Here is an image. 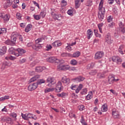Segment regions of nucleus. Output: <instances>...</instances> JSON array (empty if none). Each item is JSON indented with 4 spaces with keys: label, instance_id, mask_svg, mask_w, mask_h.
Masks as SVG:
<instances>
[{
    "label": "nucleus",
    "instance_id": "nucleus-8",
    "mask_svg": "<svg viewBox=\"0 0 125 125\" xmlns=\"http://www.w3.org/2000/svg\"><path fill=\"white\" fill-rule=\"evenodd\" d=\"M57 68L58 71H67L69 70V66L68 65L60 64L58 65Z\"/></svg>",
    "mask_w": 125,
    "mask_h": 125
},
{
    "label": "nucleus",
    "instance_id": "nucleus-60",
    "mask_svg": "<svg viewBox=\"0 0 125 125\" xmlns=\"http://www.w3.org/2000/svg\"><path fill=\"white\" fill-rule=\"evenodd\" d=\"M114 1H115V0H108V3L109 4H113Z\"/></svg>",
    "mask_w": 125,
    "mask_h": 125
},
{
    "label": "nucleus",
    "instance_id": "nucleus-41",
    "mask_svg": "<svg viewBox=\"0 0 125 125\" xmlns=\"http://www.w3.org/2000/svg\"><path fill=\"white\" fill-rule=\"evenodd\" d=\"M70 63L71 64V65L75 66L76 64H78V62H77V61H76V60L73 59L71 61Z\"/></svg>",
    "mask_w": 125,
    "mask_h": 125
},
{
    "label": "nucleus",
    "instance_id": "nucleus-4",
    "mask_svg": "<svg viewBox=\"0 0 125 125\" xmlns=\"http://www.w3.org/2000/svg\"><path fill=\"white\" fill-rule=\"evenodd\" d=\"M105 42L107 44H112L113 43V39H112V36L110 33H107L105 35Z\"/></svg>",
    "mask_w": 125,
    "mask_h": 125
},
{
    "label": "nucleus",
    "instance_id": "nucleus-20",
    "mask_svg": "<svg viewBox=\"0 0 125 125\" xmlns=\"http://www.w3.org/2000/svg\"><path fill=\"white\" fill-rule=\"evenodd\" d=\"M81 55V52L80 51H77L73 53V54H70V57H74V58H77Z\"/></svg>",
    "mask_w": 125,
    "mask_h": 125
},
{
    "label": "nucleus",
    "instance_id": "nucleus-9",
    "mask_svg": "<svg viewBox=\"0 0 125 125\" xmlns=\"http://www.w3.org/2000/svg\"><path fill=\"white\" fill-rule=\"evenodd\" d=\"M32 116H34V114L31 113H26L25 114L21 113V117L25 121H28L29 119H31Z\"/></svg>",
    "mask_w": 125,
    "mask_h": 125
},
{
    "label": "nucleus",
    "instance_id": "nucleus-51",
    "mask_svg": "<svg viewBox=\"0 0 125 125\" xmlns=\"http://www.w3.org/2000/svg\"><path fill=\"white\" fill-rule=\"evenodd\" d=\"M0 31H1V33H2L1 34L6 33V28H1Z\"/></svg>",
    "mask_w": 125,
    "mask_h": 125
},
{
    "label": "nucleus",
    "instance_id": "nucleus-59",
    "mask_svg": "<svg viewBox=\"0 0 125 125\" xmlns=\"http://www.w3.org/2000/svg\"><path fill=\"white\" fill-rule=\"evenodd\" d=\"M113 20V18H112V17L111 16H109L107 18V21L110 22L112 20Z\"/></svg>",
    "mask_w": 125,
    "mask_h": 125
},
{
    "label": "nucleus",
    "instance_id": "nucleus-27",
    "mask_svg": "<svg viewBox=\"0 0 125 125\" xmlns=\"http://www.w3.org/2000/svg\"><path fill=\"white\" fill-rule=\"evenodd\" d=\"M74 80L76 83H79L80 82H83V81L84 80V78L79 76V77L75 78Z\"/></svg>",
    "mask_w": 125,
    "mask_h": 125
},
{
    "label": "nucleus",
    "instance_id": "nucleus-35",
    "mask_svg": "<svg viewBox=\"0 0 125 125\" xmlns=\"http://www.w3.org/2000/svg\"><path fill=\"white\" fill-rule=\"evenodd\" d=\"M103 23H99L98 24V27L99 28L100 32L102 33V27H103Z\"/></svg>",
    "mask_w": 125,
    "mask_h": 125
},
{
    "label": "nucleus",
    "instance_id": "nucleus-28",
    "mask_svg": "<svg viewBox=\"0 0 125 125\" xmlns=\"http://www.w3.org/2000/svg\"><path fill=\"white\" fill-rule=\"evenodd\" d=\"M92 91H90L89 92L88 94L86 96V99H87V100H90V99L92 98Z\"/></svg>",
    "mask_w": 125,
    "mask_h": 125
},
{
    "label": "nucleus",
    "instance_id": "nucleus-18",
    "mask_svg": "<svg viewBox=\"0 0 125 125\" xmlns=\"http://www.w3.org/2000/svg\"><path fill=\"white\" fill-rule=\"evenodd\" d=\"M6 53V46H4L0 49V55H4Z\"/></svg>",
    "mask_w": 125,
    "mask_h": 125
},
{
    "label": "nucleus",
    "instance_id": "nucleus-6",
    "mask_svg": "<svg viewBox=\"0 0 125 125\" xmlns=\"http://www.w3.org/2000/svg\"><path fill=\"white\" fill-rule=\"evenodd\" d=\"M51 14L52 15V17L53 18V19H55V20H61L63 18V17L61 14H56L55 13L52 12L51 13Z\"/></svg>",
    "mask_w": 125,
    "mask_h": 125
},
{
    "label": "nucleus",
    "instance_id": "nucleus-49",
    "mask_svg": "<svg viewBox=\"0 0 125 125\" xmlns=\"http://www.w3.org/2000/svg\"><path fill=\"white\" fill-rule=\"evenodd\" d=\"M10 5H11V4L6 2V3L4 4V8H7V7H9Z\"/></svg>",
    "mask_w": 125,
    "mask_h": 125
},
{
    "label": "nucleus",
    "instance_id": "nucleus-40",
    "mask_svg": "<svg viewBox=\"0 0 125 125\" xmlns=\"http://www.w3.org/2000/svg\"><path fill=\"white\" fill-rule=\"evenodd\" d=\"M67 5V1L65 0H62L61 2V6L62 7H64V6H66Z\"/></svg>",
    "mask_w": 125,
    "mask_h": 125
},
{
    "label": "nucleus",
    "instance_id": "nucleus-45",
    "mask_svg": "<svg viewBox=\"0 0 125 125\" xmlns=\"http://www.w3.org/2000/svg\"><path fill=\"white\" fill-rule=\"evenodd\" d=\"M78 109L80 110V111H83L84 106L83 105H80L78 106Z\"/></svg>",
    "mask_w": 125,
    "mask_h": 125
},
{
    "label": "nucleus",
    "instance_id": "nucleus-19",
    "mask_svg": "<svg viewBox=\"0 0 125 125\" xmlns=\"http://www.w3.org/2000/svg\"><path fill=\"white\" fill-rule=\"evenodd\" d=\"M61 44H62V43L59 41H56L52 44V46H54L55 47H57L58 46H61Z\"/></svg>",
    "mask_w": 125,
    "mask_h": 125
},
{
    "label": "nucleus",
    "instance_id": "nucleus-48",
    "mask_svg": "<svg viewBox=\"0 0 125 125\" xmlns=\"http://www.w3.org/2000/svg\"><path fill=\"white\" fill-rule=\"evenodd\" d=\"M40 16V17H42V18H44V17H45V13L44 12H41Z\"/></svg>",
    "mask_w": 125,
    "mask_h": 125
},
{
    "label": "nucleus",
    "instance_id": "nucleus-42",
    "mask_svg": "<svg viewBox=\"0 0 125 125\" xmlns=\"http://www.w3.org/2000/svg\"><path fill=\"white\" fill-rule=\"evenodd\" d=\"M43 40V38H39L35 41V42L36 43H39L40 42H42Z\"/></svg>",
    "mask_w": 125,
    "mask_h": 125
},
{
    "label": "nucleus",
    "instance_id": "nucleus-3",
    "mask_svg": "<svg viewBox=\"0 0 125 125\" xmlns=\"http://www.w3.org/2000/svg\"><path fill=\"white\" fill-rule=\"evenodd\" d=\"M45 83L44 80L42 79L39 80L37 81V83L30 84L28 86V90H29V91H33V90H35V89L38 87V85H39V84H42V83Z\"/></svg>",
    "mask_w": 125,
    "mask_h": 125
},
{
    "label": "nucleus",
    "instance_id": "nucleus-5",
    "mask_svg": "<svg viewBox=\"0 0 125 125\" xmlns=\"http://www.w3.org/2000/svg\"><path fill=\"white\" fill-rule=\"evenodd\" d=\"M46 82L47 83H49L47 84L48 86H52L53 84H55V83H56V80L51 77H48L46 80Z\"/></svg>",
    "mask_w": 125,
    "mask_h": 125
},
{
    "label": "nucleus",
    "instance_id": "nucleus-58",
    "mask_svg": "<svg viewBox=\"0 0 125 125\" xmlns=\"http://www.w3.org/2000/svg\"><path fill=\"white\" fill-rule=\"evenodd\" d=\"M87 92V90L86 89H83L82 90L81 93L82 94H85V93H86Z\"/></svg>",
    "mask_w": 125,
    "mask_h": 125
},
{
    "label": "nucleus",
    "instance_id": "nucleus-54",
    "mask_svg": "<svg viewBox=\"0 0 125 125\" xmlns=\"http://www.w3.org/2000/svg\"><path fill=\"white\" fill-rule=\"evenodd\" d=\"M10 116L12 117V118H16V117H17V114L13 112L10 114Z\"/></svg>",
    "mask_w": 125,
    "mask_h": 125
},
{
    "label": "nucleus",
    "instance_id": "nucleus-64",
    "mask_svg": "<svg viewBox=\"0 0 125 125\" xmlns=\"http://www.w3.org/2000/svg\"><path fill=\"white\" fill-rule=\"evenodd\" d=\"M12 54L15 55V56H17V57H18V56H20V54H19V53H16L15 52H13L12 53Z\"/></svg>",
    "mask_w": 125,
    "mask_h": 125
},
{
    "label": "nucleus",
    "instance_id": "nucleus-11",
    "mask_svg": "<svg viewBox=\"0 0 125 125\" xmlns=\"http://www.w3.org/2000/svg\"><path fill=\"white\" fill-rule=\"evenodd\" d=\"M104 56V53L103 51L97 52L95 55V59H101Z\"/></svg>",
    "mask_w": 125,
    "mask_h": 125
},
{
    "label": "nucleus",
    "instance_id": "nucleus-22",
    "mask_svg": "<svg viewBox=\"0 0 125 125\" xmlns=\"http://www.w3.org/2000/svg\"><path fill=\"white\" fill-rule=\"evenodd\" d=\"M17 51H18V53H19L20 56L22 55V54H24V53H26V51L22 48H18L16 49Z\"/></svg>",
    "mask_w": 125,
    "mask_h": 125
},
{
    "label": "nucleus",
    "instance_id": "nucleus-1",
    "mask_svg": "<svg viewBox=\"0 0 125 125\" xmlns=\"http://www.w3.org/2000/svg\"><path fill=\"white\" fill-rule=\"evenodd\" d=\"M64 89V87L62 85L61 82H58L56 85L55 88H48L45 89V93H48L51 91H55V92H61Z\"/></svg>",
    "mask_w": 125,
    "mask_h": 125
},
{
    "label": "nucleus",
    "instance_id": "nucleus-12",
    "mask_svg": "<svg viewBox=\"0 0 125 125\" xmlns=\"http://www.w3.org/2000/svg\"><path fill=\"white\" fill-rule=\"evenodd\" d=\"M1 120L2 121H5L10 125H13V120L9 117H4L2 118Z\"/></svg>",
    "mask_w": 125,
    "mask_h": 125
},
{
    "label": "nucleus",
    "instance_id": "nucleus-47",
    "mask_svg": "<svg viewBox=\"0 0 125 125\" xmlns=\"http://www.w3.org/2000/svg\"><path fill=\"white\" fill-rule=\"evenodd\" d=\"M11 40L12 41V42H15L14 45H15V43H16V40H17V39L15 37L13 36L11 37Z\"/></svg>",
    "mask_w": 125,
    "mask_h": 125
},
{
    "label": "nucleus",
    "instance_id": "nucleus-23",
    "mask_svg": "<svg viewBox=\"0 0 125 125\" xmlns=\"http://www.w3.org/2000/svg\"><path fill=\"white\" fill-rule=\"evenodd\" d=\"M32 24H28L25 29V32H26V33H29V32H30V31L32 30Z\"/></svg>",
    "mask_w": 125,
    "mask_h": 125
},
{
    "label": "nucleus",
    "instance_id": "nucleus-46",
    "mask_svg": "<svg viewBox=\"0 0 125 125\" xmlns=\"http://www.w3.org/2000/svg\"><path fill=\"white\" fill-rule=\"evenodd\" d=\"M119 114H120V113L118 111H112L113 117H115V116H117V115H119Z\"/></svg>",
    "mask_w": 125,
    "mask_h": 125
},
{
    "label": "nucleus",
    "instance_id": "nucleus-37",
    "mask_svg": "<svg viewBox=\"0 0 125 125\" xmlns=\"http://www.w3.org/2000/svg\"><path fill=\"white\" fill-rule=\"evenodd\" d=\"M16 58H15V57L12 56H9L7 57H5V59L6 60H15V59H16Z\"/></svg>",
    "mask_w": 125,
    "mask_h": 125
},
{
    "label": "nucleus",
    "instance_id": "nucleus-34",
    "mask_svg": "<svg viewBox=\"0 0 125 125\" xmlns=\"http://www.w3.org/2000/svg\"><path fill=\"white\" fill-rule=\"evenodd\" d=\"M80 123H81V124H82L83 125H87V123L85 122V121L84 120V118H83V116H82L81 117Z\"/></svg>",
    "mask_w": 125,
    "mask_h": 125
},
{
    "label": "nucleus",
    "instance_id": "nucleus-44",
    "mask_svg": "<svg viewBox=\"0 0 125 125\" xmlns=\"http://www.w3.org/2000/svg\"><path fill=\"white\" fill-rule=\"evenodd\" d=\"M66 50L67 51H72V47H71V45H68L65 48Z\"/></svg>",
    "mask_w": 125,
    "mask_h": 125
},
{
    "label": "nucleus",
    "instance_id": "nucleus-61",
    "mask_svg": "<svg viewBox=\"0 0 125 125\" xmlns=\"http://www.w3.org/2000/svg\"><path fill=\"white\" fill-rule=\"evenodd\" d=\"M33 42H30L27 44V46H28V47H30V46H32V47H33Z\"/></svg>",
    "mask_w": 125,
    "mask_h": 125
},
{
    "label": "nucleus",
    "instance_id": "nucleus-50",
    "mask_svg": "<svg viewBox=\"0 0 125 125\" xmlns=\"http://www.w3.org/2000/svg\"><path fill=\"white\" fill-rule=\"evenodd\" d=\"M16 16H17V19H18L19 20H21V18L22 17V16H21V15L20 14V13H17L16 14Z\"/></svg>",
    "mask_w": 125,
    "mask_h": 125
},
{
    "label": "nucleus",
    "instance_id": "nucleus-16",
    "mask_svg": "<svg viewBox=\"0 0 125 125\" xmlns=\"http://www.w3.org/2000/svg\"><path fill=\"white\" fill-rule=\"evenodd\" d=\"M92 35H93V32L91 29H88L87 31V38L88 40H90V38L92 37Z\"/></svg>",
    "mask_w": 125,
    "mask_h": 125
},
{
    "label": "nucleus",
    "instance_id": "nucleus-7",
    "mask_svg": "<svg viewBox=\"0 0 125 125\" xmlns=\"http://www.w3.org/2000/svg\"><path fill=\"white\" fill-rule=\"evenodd\" d=\"M47 62H49L50 63H53L55 62V63H59V59H58L57 58L55 57H50L46 59Z\"/></svg>",
    "mask_w": 125,
    "mask_h": 125
},
{
    "label": "nucleus",
    "instance_id": "nucleus-62",
    "mask_svg": "<svg viewBox=\"0 0 125 125\" xmlns=\"http://www.w3.org/2000/svg\"><path fill=\"white\" fill-rule=\"evenodd\" d=\"M119 26L120 27V28H122L123 27H124V26H125V25L124 24V23H123V22L120 21L119 22Z\"/></svg>",
    "mask_w": 125,
    "mask_h": 125
},
{
    "label": "nucleus",
    "instance_id": "nucleus-29",
    "mask_svg": "<svg viewBox=\"0 0 125 125\" xmlns=\"http://www.w3.org/2000/svg\"><path fill=\"white\" fill-rule=\"evenodd\" d=\"M75 8H79L81 6V3H80V0H75Z\"/></svg>",
    "mask_w": 125,
    "mask_h": 125
},
{
    "label": "nucleus",
    "instance_id": "nucleus-63",
    "mask_svg": "<svg viewBox=\"0 0 125 125\" xmlns=\"http://www.w3.org/2000/svg\"><path fill=\"white\" fill-rule=\"evenodd\" d=\"M114 25H115V23H114L113 22L110 23L108 24V27H109L110 28H113Z\"/></svg>",
    "mask_w": 125,
    "mask_h": 125
},
{
    "label": "nucleus",
    "instance_id": "nucleus-43",
    "mask_svg": "<svg viewBox=\"0 0 125 125\" xmlns=\"http://www.w3.org/2000/svg\"><path fill=\"white\" fill-rule=\"evenodd\" d=\"M33 17L36 20H40L41 19V16L39 15H34Z\"/></svg>",
    "mask_w": 125,
    "mask_h": 125
},
{
    "label": "nucleus",
    "instance_id": "nucleus-17",
    "mask_svg": "<svg viewBox=\"0 0 125 125\" xmlns=\"http://www.w3.org/2000/svg\"><path fill=\"white\" fill-rule=\"evenodd\" d=\"M114 82H115V77L109 76L108 78V83L109 84H112Z\"/></svg>",
    "mask_w": 125,
    "mask_h": 125
},
{
    "label": "nucleus",
    "instance_id": "nucleus-10",
    "mask_svg": "<svg viewBox=\"0 0 125 125\" xmlns=\"http://www.w3.org/2000/svg\"><path fill=\"white\" fill-rule=\"evenodd\" d=\"M113 62H115L117 64H120L123 62V60L118 56H114L112 58Z\"/></svg>",
    "mask_w": 125,
    "mask_h": 125
},
{
    "label": "nucleus",
    "instance_id": "nucleus-31",
    "mask_svg": "<svg viewBox=\"0 0 125 125\" xmlns=\"http://www.w3.org/2000/svg\"><path fill=\"white\" fill-rule=\"evenodd\" d=\"M85 5L86 6H91L92 5V0H87Z\"/></svg>",
    "mask_w": 125,
    "mask_h": 125
},
{
    "label": "nucleus",
    "instance_id": "nucleus-24",
    "mask_svg": "<svg viewBox=\"0 0 125 125\" xmlns=\"http://www.w3.org/2000/svg\"><path fill=\"white\" fill-rule=\"evenodd\" d=\"M43 68L42 66H38L35 68L36 72L38 73H41V72H42L43 71Z\"/></svg>",
    "mask_w": 125,
    "mask_h": 125
},
{
    "label": "nucleus",
    "instance_id": "nucleus-53",
    "mask_svg": "<svg viewBox=\"0 0 125 125\" xmlns=\"http://www.w3.org/2000/svg\"><path fill=\"white\" fill-rule=\"evenodd\" d=\"M67 14H68V15H70V16H73V10H68L67 11Z\"/></svg>",
    "mask_w": 125,
    "mask_h": 125
},
{
    "label": "nucleus",
    "instance_id": "nucleus-32",
    "mask_svg": "<svg viewBox=\"0 0 125 125\" xmlns=\"http://www.w3.org/2000/svg\"><path fill=\"white\" fill-rule=\"evenodd\" d=\"M10 18V17L9 16H8V15L6 14L4 16L3 19L4 21L5 22H6V21H9Z\"/></svg>",
    "mask_w": 125,
    "mask_h": 125
},
{
    "label": "nucleus",
    "instance_id": "nucleus-36",
    "mask_svg": "<svg viewBox=\"0 0 125 125\" xmlns=\"http://www.w3.org/2000/svg\"><path fill=\"white\" fill-rule=\"evenodd\" d=\"M61 56H62V57H71V54L67 53H62L61 54Z\"/></svg>",
    "mask_w": 125,
    "mask_h": 125
},
{
    "label": "nucleus",
    "instance_id": "nucleus-55",
    "mask_svg": "<svg viewBox=\"0 0 125 125\" xmlns=\"http://www.w3.org/2000/svg\"><path fill=\"white\" fill-rule=\"evenodd\" d=\"M120 30L121 31V32L122 33V34H125V27H121L120 28Z\"/></svg>",
    "mask_w": 125,
    "mask_h": 125
},
{
    "label": "nucleus",
    "instance_id": "nucleus-15",
    "mask_svg": "<svg viewBox=\"0 0 125 125\" xmlns=\"http://www.w3.org/2000/svg\"><path fill=\"white\" fill-rule=\"evenodd\" d=\"M62 82L63 83H66V84H69L70 83V79L67 78V77H62Z\"/></svg>",
    "mask_w": 125,
    "mask_h": 125
},
{
    "label": "nucleus",
    "instance_id": "nucleus-57",
    "mask_svg": "<svg viewBox=\"0 0 125 125\" xmlns=\"http://www.w3.org/2000/svg\"><path fill=\"white\" fill-rule=\"evenodd\" d=\"M18 39L20 40L21 42H23V37H22V35H19L18 36Z\"/></svg>",
    "mask_w": 125,
    "mask_h": 125
},
{
    "label": "nucleus",
    "instance_id": "nucleus-2",
    "mask_svg": "<svg viewBox=\"0 0 125 125\" xmlns=\"http://www.w3.org/2000/svg\"><path fill=\"white\" fill-rule=\"evenodd\" d=\"M103 3H104V0H101L99 5V12L98 14V16L100 21H103L104 16L106 12L105 7H103Z\"/></svg>",
    "mask_w": 125,
    "mask_h": 125
},
{
    "label": "nucleus",
    "instance_id": "nucleus-25",
    "mask_svg": "<svg viewBox=\"0 0 125 125\" xmlns=\"http://www.w3.org/2000/svg\"><path fill=\"white\" fill-rule=\"evenodd\" d=\"M102 111L103 112H107V111H108V107H107V104H104L102 106Z\"/></svg>",
    "mask_w": 125,
    "mask_h": 125
},
{
    "label": "nucleus",
    "instance_id": "nucleus-56",
    "mask_svg": "<svg viewBox=\"0 0 125 125\" xmlns=\"http://www.w3.org/2000/svg\"><path fill=\"white\" fill-rule=\"evenodd\" d=\"M69 116L70 117V118H71V119L73 118H74L75 117V114L72 113V112H70L69 114Z\"/></svg>",
    "mask_w": 125,
    "mask_h": 125
},
{
    "label": "nucleus",
    "instance_id": "nucleus-30",
    "mask_svg": "<svg viewBox=\"0 0 125 125\" xmlns=\"http://www.w3.org/2000/svg\"><path fill=\"white\" fill-rule=\"evenodd\" d=\"M125 47V46L124 45H121L119 47V48L118 49V51L121 54H124V52L123 51V50L124 49V48Z\"/></svg>",
    "mask_w": 125,
    "mask_h": 125
},
{
    "label": "nucleus",
    "instance_id": "nucleus-14",
    "mask_svg": "<svg viewBox=\"0 0 125 125\" xmlns=\"http://www.w3.org/2000/svg\"><path fill=\"white\" fill-rule=\"evenodd\" d=\"M42 44H38V43H36L34 44L32 46V48L34 49L35 50H36V51H38V50H40V49H42Z\"/></svg>",
    "mask_w": 125,
    "mask_h": 125
},
{
    "label": "nucleus",
    "instance_id": "nucleus-39",
    "mask_svg": "<svg viewBox=\"0 0 125 125\" xmlns=\"http://www.w3.org/2000/svg\"><path fill=\"white\" fill-rule=\"evenodd\" d=\"M6 99H9V96H5L0 98V101H4V100H6Z\"/></svg>",
    "mask_w": 125,
    "mask_h": 125
},
{
    "label": "nucleus",
    "instance_id": "nucleus-33",
    "mask_svg": "<svg viewBox=\"0 0 125 125\" xmlns=\"http://www.w3.org/2000/svg\"><path fill=\"white\" fill-rule=\"evenodd\" d=\"M94 67V63L92 62L90 64H88L87 66V70H90V69H92Z\"/></svg>",
    "mask_w": 125,
    "mask_h": 125
},
{
    "label": "nucleus",
    "instance_id": "nucleus-26",
    "mask_svg": "<svg viewBox=\"0 0 125 125\" xmlns=\"http://www.w3.org/2000/svg\"><path fill=\"white\" fill-rule=\"evenodd\" d=\"M5 44H7V45H14V42H12V41H11L10 40H8L5 42Z\"/></svg>",
    "mask_w": 125,
    "mask_h": 125
},
{
    "label": "nucleus",
    "instance_id": "nucleus-13",
    "mask_svg": "<svg viewBox=\"0 0 125 125\" xmlns=\"http://www.w3.org/2000/svg\"><path fill=\"white\" fill-rule=\"evenodd\" d=\"M11 65H12L11 62H3L1 69L2 70H4L6 67H10Z\"/></svg>",
    "mask_w": 125,
    "mask_h": 125
},
{
    "label": "nucleus",
    "instance_id": "nucleus-52",
    "mask_svg": "<svg viewBox=\"0 0 125 125\" xmlns=\"http://www.w3.org/2000/svg\"><path fill=\"white\" fill-rule=\"evenodd\" d=\"M51 48H52V46H51V45H50V44L47 45L46 46V50L47 51H48L49 50H50V49H51Z\"/></svg>",
    "mask_w": 125,
    "mask_h": 125
},
{
    "label": "nucleus",
    "instance_id": "nucleus-38",
    "mask_svg": "<svg viewBox=\"0 0 125 125\" xmlns=\"http://www.w3.org/2000/svg\"><path fill=\"white\" fill-rule=\"evenodd\" d=\"M97 73V70H92L89 73V75L91 76H94L95 75H96Z\"/></svg>",
    "mask_w": 125,
    "mask_h": 125
},
{
    "label": "nucleus",
    "instance_id": "nucleus-21",
    "mask_svg": "<svg viewBox=\"0 0 125 125\" xmlns=\"http://www.w3.org/2000/svg\"><path fill=\"white\" fill-rule=\"evenodd\" d=\"M105 74H106L105 72H104L103 73H99L97 74L98 79H104L105 78Z\"/></svg>",
    "mask_w": 125,
    "mask_h": 125
}]
</instances>
